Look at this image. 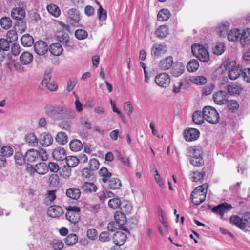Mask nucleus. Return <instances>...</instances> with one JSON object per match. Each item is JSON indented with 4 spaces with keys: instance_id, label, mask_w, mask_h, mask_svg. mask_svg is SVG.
Wrapping results in <instances>:
<instances>
[{
    "instance_id": "obj_37",
    "label": "nucleus",
    "mask_w": 250,
    "mask_h": 250,
    "mask_svg": "<svg viewBox=\"0 0 250 250\" xmlns=\"http://www.w3.org/2000/svg\"><path fill=\"white\" fill-rule=\"evenodd\" d=\"M59 34L57 35V39L58 41L65 46H69V38L66 32H58Z\"/></svg>"
},
{
    "instance_id": "obj_61",
    "label": "nucleus",
    "mask_w": 250,
    "mask_h": 250,
    "mask_svg": "<svg viewBox=\"0 0 250 250\" xmlns=\"http://www.w3.org/2000/svg\"><path fill=\"white\" fill-rule=\"evenodd\" d=\"M80 122L81 125L87 129L91 128V124L88 118L85 116L81 117L80 118Z\"/></svg>"
},
{
    "instance_id": "obj_10",
    "label": "nucleus",
    "mask_w": 250,
    "mask_h": 250,
    "mask_svg": "<svg viewBox=\"0 0 250 250\" xmlns=\"http://www.w3.org/2000/svg\"><path fill=\"white\" fill-rule=\"evenodd\" d=\"M213 99L217 104H225L227 102L228 94L225 91L219 90L213 94Z\"/></svg>"
},
{
    "instance_id": "obj_57",
    "label": "nucleus",
    "mask_w": 250,
    "mask_h": 250,
    "mask_svg": "<svg viewBox=\"0 0 250 250\" xmlns=\"http://www.w3.org/2000/svg\"><path fill=\"white\" fill-rule=\"evenodd\" d=\"M190 163L194 166L196 167H199L203 166L204 164V161L202 157H199L198 158H190L189 159Z\"/></svg>"
},
{
    "instance_id": "obj_30",
    "label": "nucleus",
    "mask_w": 250,
    "mask_h": 250,
    "mask_svg": "<svg viewBox=\"0 0 250 250\" xmlns=\"http://www.w3.org/2000/svg\"><path fill=\"white\" fill-rule=\"evenodd\" d=\"M63 51L62 45L59 43H53L50 46L49 51L55 56H59Z\"/></svg>"
},
{
    "instance_id": "obj_7",
    "label": "nucleus",
    "mask_w": 250,
    "mask_h": 250,
    "mask_svg": "<svg viewBox=\"0 0 250 250\" xmlns=\"http://www.w3.org/2000/svg\"><path fill=\"white\" fill-rule=\"evenodd\" d=\"M66 21L70 25L78 23L80 20L79 11L75 8H71L66 12Z\"/></svg>"
},
{
    "instance_id": "obj_43",
    "label": "nucleus",
    "mask_w": 250,
    "mask_h": 250,
    "mask_svg": "<svg viewBox=\"0 0 250 250\" xmlns=\"http://www.w3.org/2000/svg\"><path fill=\"white\" fill-rule=\"evenodd\" d=\"M192 174L191 179L193 182H202L206 175V172L203 170L200 172L198 171L193 172Z\"/></svg>"
},
{
    "instance_id": "obj_54",
    "label": "nucleus",
    "mask_w": 250,
    "mask_h": 250,
    "mask_svg": "<svg viewBox=\"0 0 250 250\" xmlns=\"http://www.w3.org/2000/svg\"><path fill=\"white\" fill-rule=\"evenodd\" d=\"M190 198L194 204L199 205L205 200V196L199 197V195H198L197 194L195 195L191 193L190 195Z\"/></svg>"
},
{
    "instance_id": "obj_28",
    "label": "nucleus",
    "mask_w": 250,
    "mask_h": 250,
    "mask_svg": "<svg viewBox=\"0 0 250 250\" xmlns=\"http://www.w3.org/2000/svg\"><path fill=\"white\" fill-rule=\"evenodd\" d=\"M185 70V66L181 62H176L173 66V76L178 77Z\"/></svg>"
},
{
    "instance_id": "obj_33",
    "label": "nucleus",
    "mask_w": 250,
    "mask_h": 250,
    "mask_svg": "<svg viewBox=\"0 0 250 250\" xmlns=\"http://www.w3.org/2000/svg\"><path fill=\"white\" fill-rule=\"evenodd\" d=\"M22 44L24 46H31L34 43V40L33 37L29 34H26L23 35L21 38Z\"/></svg>"
},
{
    "instance_id": "obj_18",
    "label": "nucleus",
    "mask_w": 250,
    "mask_h": 250,
    "mask_svg": "<svg viewBox=\"0 0 250 250\" xmlns=\"http://www.w3.org/2000/svg\"><path fill=\"white\" fill-rule=\"evenodd\" d=\"M52 157L57 161H62L65 160L67 157L66 151L63 148L58 147L53 150Z\"/></svg>"
},
{
    "instance_id": "obj_1",
    "label": "nucleus",
    "mask_w": 250,
    "mask_h": 250,
    "mask_svg": "<svg viewBox=\"0 0 250 250\" xmlns=\"http://www.w3.org/2000/svg\"><path fill=\"white\" fill-rule=\"evenodd\" d=\"M44 110L48 116L55 121L73 119L76 116L75 110L65 105L47 104Z\"/></svg>"
},
{
    "instance_id": "obj_64",
    "label": "nucleus",
    "mask_w": 250,
    "mask_h": 250,
    "mask_svg": "<svg viewBox=\"0 0 250 250\" xmlns=\"http://www.w3.org/2000/svg\"><path fill=\"white\" fill-rule=\"evenodd\" d=\"M110 235L108 231H103L99 235V240L102 242H108L110 239Z\"/></svg>"
},
{
    "instance_id": "obj_26",
    "label": "nucleus",
    "mask_w": 250,
    "mask_h": 250,
    "mask_svg": "<svg viewBox=\"0 0 250 250\" xmlns=\"http://www.w3.org/2000/svg\"><path fill=\"white\" fill-rule=\"evenodd\" d=\"M159 65L163 70H167L172 66V57L168 56L160 61Z\"/></svg>"
},
{
    "instance_id": "obj_44",
    "label": "nucleus",
    "mask_w": 250,
    "mask_h": 250,
    "mask_svg": "<svg viewBox=\"0 0 250 250\" xmlns=\"http://www.w3.org/2000/svg\"><path fill=\"white\" fill-rule=\"evenodd\" d=\"M66 166L71 168L77 166L79 163V160L78 158L75 156H69L66 157Z\"/></svg>"
},
{
    "instance_id": "obj_23",
    "label": "nucleus",
    "mask_w": 250,
    "mask_h": 250,
    "mask_svg": "<svg viewBox=\"0 0 250 250\" xmlns=\"http://www.w3.org/2000/svg\"><path fill=\"white\" fill-rule=\"evenodd\" d=\"M48 13L55 18L59 17L61 13L60 8L54 3H50L46 7Z\"/></svg>"
},
{
    "instance_id": "obj_38",
    "label": "nucleus",
    "mask_w": 250,
    "mask_h": 250,
    "mask_svg": "<svg viewBox=\"0 0 250 250\" xmlns=\"http://www.w3.org/2000/svg\"><path fill=\"white\" fill-rule=\"evenodd\" d=\"M70 149L74 152H77L81 150L83 148L82 142L77 139L71 141L69 143Z\"/></svg>"
},
{
    "instance_id": "obj_21",
    "label": "nucleus",
    "mask_w": 250,
    "mask_h": 250,
    "mask_svg": "<svg viewBox=\"0 0 250 250\" xmlns=\"http://www.w3.org/2000/svg\"><path fill=\"white\" fill-rule=\"evenodd\" d=\"M65 194L72 199L78 200L81 196V192L78 188H70L66 190Z\"/></svg>"
},
{
    "instance_id": "obj_29",
    "label": "nucleus",
    "mask_w": 250,
    "mask_h": 250,
    "mask_svg": "<svg viewBox=\"0 0 250 250\" xmlns=\"http://www.w3.org/2000/svg\"><path fill=\"white\" fill-rule=\"evenodd\" d=\"M38 154L37 150L35 149H29L25 154L26 160L29 162H35L38 158Z\"/></svg>"
},
{
    "instance_id": "obj_27",
    "label": "nucleus",
    "mask_w": 250,
    "mask_h": 250,
    "mask_svg": "<svg viewBox=\"0 0 250 250\" xmlns=\"http://www.w3.org/2000/svg\"><path fill=\"white\" fill-rule=\"evenodd\" d=\"M81 189L85 193L95 192L97 189L96 186L91 182H84L81 187Z\"/></svg>"
},
{
    "instance_id": "obj_9",
    "label": "nucleus",
    "mask_w": 250,
    "mask_h": 250,
    "mask_svg": "<svg viewBox=\"0 0 250 250\" xmlns=\"http://www.w3.org/2000/svg\"><path fill=\"white\" fill-rule=\"evenodd\" d=\"M155 81L159 86L166 88L169 85L171 82V78L167 73H162L156 76Z\"/></svg>"
},
{
    "instance_id": "obj_52",
    "label": "nucleus",
    "mask_w": 250,
    "mask_h": 250,
    "mask_svg": "<svg viewBox=\"0 0 250 250\" xmlns=\"http://www.w3.org/2000/svg\"><path fill=\"white\" fill-rule=\"evenodd\" d=\"M229 220L232 224L237 226L242 229V225H243V218H240L237 215L231 216Z\"/></svg>"
},
{
    "instance_id": "obj_11",
    "label": "nucleus",
    "mask_w": 250,
    "mask_h": 250,
    "mask_svg": "<svg viewBox=\"0 0 250 250\" xmlns=\"http://www.w3.org/2000/svg\"><path fill=\"white\" fill-rule=\"evenodd\" d=\"M34 48L35 52L40 56L44 55L48 50L47 44L42 41L36 42L34 44Z\"/></svg>"
},
{
    "instance_id": "obj_2",
    "label": "nucleus",
    "mask_w": 250,
    "mask_h": 250,
    "mask_svg": "<svg viewBox=\"0 0 250 250\" xmlns=\"http://www.w3.org/2000/svg\"><path fill=\"white\" fill-rule=\"evenodd\" d=\"M192 53L201 62H206L209 60V54L207 49L202 45L194 44L191 46Z\"/></svg>"
},
{
    "instance_id": "obj_12",
    "label": "nucleus",
    "mask_w": 250,
    "mask_h": 250,
    "mask_svg": "<svg viewBox=\"0 0 250 250\" xmlns=\"http://www.w3.org/2000/svg\"><path fill=\"white\" fill-rule=\"evenodd\" d=\"M200 135L199 131L195 128L186 129L184 131V136L186 141H192L197 140Z\"/></svg>"
},
{
    "instance_id": "obj_6",
    "label": "nucleus",
    "mask_w": 250,
    "mask_h": 250,
    "mask_svg": "<svg viewBox=\"0 0 250 250\" xmlns=\"http://www.w3.org/2000/svg\"><path fill=\"white\" fill-rule=\"evenodd\" d=\"M66 209L65 216L67 220L73 224H77L80 219V208L77 206H68Z\"/></svg>"
},
{
    "instance_id": "obj_22",
    "label": "nucleus",
    "mask_w": 250,
    "mask_h": 250,
    "mask_svg": "<svg viewBox=\"0 0 250 250\" xmlns=\"http://www.w3.org/2000/svg\"><path fill=\"white\" fill-rule=\"evenodd\" d=\"M226 49V45L223 42H216L212 49V53L216 55L222 54Z\"/></svg>"
},
{
    "instance_id": "obj_36",
    "label": "nucleus",
    "mask_w": 250,
    "mask_h": 250,
    "mask_svg": "<svg viewBox=\"0 0 250 250\" xmlns=\"http://www.w3.org/2000/svg\"><path fill=\"white\" fill-rule=\"evenodd\" d=\"M122 183L120 180L117 178H111L109 181L108 187L110 189L115 190L121 188Z\"/></svg>"
},
{
    "instance_id": "obj_20",
    "label": "nucleus",
    "mask_w": 250,
    "mask_h": 250,
    "mask_svg": "<svg viewBox=\"0 0 250 250\" xmlns=\"http://www.w3.org/2000/svg\"><path fill=\"white\" fill-rule=\"evenodd\" d=\"M11 15L13 19L21 21L25 17V12L22 8L19 7L13 9Z\"/></svg>"
},
{
    "instance_id": "obj_25",
    "label": "nucleus",
    "mask_w": 250,
    "mask_h": 250,
    "mask_svg": "<svg viewBox=\"0 0 250 250\" xmlns=\"http://www.w3.org/2000/svg\"><path fill=\"white\" fill-rule=\"evenodd\" d=\"M34 171L40 175H44L48 171L47 164L44 162L37 164L34 167Z\"/></svg>"
},
{
    "instance_id": "obj_59",
    "label": "nucleus",
    "mask_w": 250,
    "mask_h": 250,
    "mask_svg": "<svg viewBox=\"0 0 250 250\" xmlns=\"http://www.w3.org/2000/svg\"><path fill=\"white\" fill-rule=\"evenodd\" d=\"M240 32H228V39L229 42H236L239 41Z\"/></svg>"
},
{
    "instance_id": "obj_47",
    "label": "nucleus",
    "mask_w": 250,
    "mask_h": 250,
    "mask_svg": "<svg viewBox=\"0 0 250 250\" xmlns=\"http://www.w3.org/2000/svg\"><path fill=\"white\" fill-rule=\"evenodd\" d=\"M99 174L102 176V181L106 183L108 178L111 177L112 174L108 171V169L104 167H102L99 171Z\"/></svg>"
},
{
    "instance_id": "obj_42",
    "label": "nucleus",
    "mask_w": 250,
    "mask_h": 250,
    "mask_svg": "<svg viewBox=\"0 0 250 250\" xmlns=\"http://www.w3.org/2000/svg\"><path fill=\"white\" fill-rule=\"evenodd\" d=\"M49 79L47 78H44L41 82V85L44 87L47 88V89L50 91H55L57 89V85L54 83H49Z\"/></svg>"
},
{
    "instance_id": "obj_55",
    "label": "nucleus",
    "mask_w": 250,
    "mask_h": 250,
    "mask_svg": "<svg viewBox=\"0 0 250 250\" xmlns=\"http://www.w3.org/2000/svg\"><path fill=\"white\" fill-rule=\"evenodd\" d=\"M121 203L119 198H114L109 200L108 206L112 208L116 209L120 207Z\"/></svg>"
},
{
    "instance_id": "obj_56",
    "label": "nucleus",
    "mask_w": 250,
    "mask_h": 250,
    "mask_svg": "<svg viewBox=\"0 0 250 250\" xmlns=\"http://www.w3.org/2000/svg\"><path fill=\"white\" fill-rule=\"evenodd\" d=\"M0 24L3 29H8L12 25V21L9 18L3 17L0 20Z\"/></svg>"
},
{
    "instance_id": "obj_50",
    "label": "nucleus",
    "mask_w": 250,
    "mask_h": 250,
    "mask_svg": "<svg viewBox=\"0 0 250 250\" xmlns=\"http://www.w3.org/2000/svg\"><path fill=\"white\" fill-rule=\"evenodd\" d=\"M14 158L16 163L19 165L20 166L23 164L26 161L25 155H23L21 152H16L15 153Z\"/></svg>"
},
{
    "instance_id": "obj_32",
    "label": "nucleus",
    "mask_w": 250,
    "mask_h": 250,
    "mask_svg": "<svg viewBox=\"0 0 250 250\" xmlns=\"http://www.w3.org/2000/svg\"><path fill=\"white\" fill-rule=\"evenodd\" d=\"M114 217L115 220V222H117L118 224L124 228L122 226L126 222V217L125 214L120 211H116L114 213Z\"/></svg>"
},
{
    "instance_id": "obj_45",
    "label": "nucleus",
    "mask_w": 250,
    "mask_h": 250,
    "mask_svg": "<svg viewBox=\"0 0 250 250\" xmlns=\"http://www.w3.org/2000/svg\"><path fill=\"white\" fill-rule=\"evenodd\" d=\"M60 174L63 178L68 179L71 174V168L64 165L60 169Z\"/></svg>"
},
{
    "instance_id": "obj_62",
    "label": "nucleus",
    "mask_w": 250,
    "mask_h": 250,
    "mask_svg": "<svg viewBox=\"0 0 250 250\" xmlns=\"http://www.w3.org/2000/svg\"><path fill=\"white\" fill-rule=\"evenodd\" d=\"M78 82L77 79L76 78H71L69 79L67 83V87L66 90L68 92H70L73 90L76 84Z\"/></svg>"
},
{
    "instance_id": "obj_3",
    "label": "nucleus",
    "mask_w": 250,
    "mask_h": 250,
    "mask_svg": "<svg viewBox=\"0 0 250 250\" xmlns=\"http://www.w3.org/2000/svg\"><path fill=\"white\" fill-rule=\"evenodd\" d=\"M192 53L201 62H206L209 60V54L207 49L202 45L194 44L191 46Z\"/></svg>"
},
{
    "instance_id": "obj_17",
    "label": "nucleus",
    "mask_w": 250,
    "mask_h": 250,
    "mask_svg": "<svg viewBox=\"0 0 250 250\" xmlns=\"http://www.w3.org/2000/svg\"><path fill=\"white\" fill-rule=\"evenodd\" d=\"M227 90L228 93L230 95H239L243 91V87L241 84L237 83H232L227 86Z\"/></svg>"
},
{
    "instance_id": "obj_51",
    "label": "nucleus",
    "mask_w": 250,
    "mask_h": 250,
    "mask_svg": "<svg viewBox=\"0 0 250 250\" xmlns=\"http://www.w3.org/2000/svg\"><path fill=\"white\" fill-rule=\"evenodd\" d=\"M78 241V237L75 234H70L65 239V243L67 245L72 246Z\"/></svg>"
},
{
    "instance_id": "obj_48",
    "label": "nucleus",
    "mask_w": 250,
    "mask_h": 250,
    "mask_svg": "<svg viewBox=\"0 0 250 250\" xmlns=\"http://www.w3.org/2000/svg\"><path fill=\"white\" fill-rule=\"evenodd\" d=\"M82 178L85 179L91 180L93 178V171L88 168H84L81 171Z\"/></svg>"
},
{
    "instance_id": "obj_34",
    "label": "nucleus",
    "mask_w": 250,
    "mask_h": 250,
    "mask_svg": "<svg viewBox=\"0 0 250 250\" xmlns=\"http://www.w3.org/2000/svg\"><path fill=\"white\" fill-rule=\"evenodd\" d=\"M25 141L26 143L32 146H37L38 139L34 133H28L25 136Z\"/></svg>"
},
{
    "instance_id": "obj_53",
    "label": "nucleus",
    "mask_w": 250,
    "mask_h": 250,
    "mask_svg": "<svg viewBox=\"0 0 250 250\" xmlns=\"http://www.w3.org/2000/svg\"><path fill=\"white\" fill-rule=\"evenodd\" d=\"M116 153L118 160H120L125 165H126L129 167H131L129 159L126 156L122 154L119 151H116Z\"/></svg>"
},
{
    "instance_id": "obj_14",
    "label": "nucleus",
    "mask_w": 250,
    "mask_h": 250,
    "mask_svg": "<svg viewBox=\"0 0 250 250\" xmlns=\"http://www.w3.org/2000/svg\"><path fill=\"white\" fill-rule=\"evenodd\" d=\"M151 52L152 55L159 57L162 54H165L167 52V48L165 45L155 43L151 48Z\"/></svg>"
},
{
    "instance_id": "obj_8",
    "label": "nucleus",
    "mask_w": 250,
    "mask_h": 250,
    "mask_svg": "<svg viewBox=\"0 0 250 250\" xmlns=\"http://www.w3.org/2000/svg\"><path fill=\"white\" fill-rule=\"evenodd\" d=\"M232 208L231 204L227 202H224L214 206L211 209L212 211L216 214L220 215L223 217L225 213H226Z\"/></svg>"
},
{
    "instance_id": "obj_15",
    "label": "nucleus",
    "mask_w": 250,
    "mask_h": 250,
    "mask_svg": "<svg viewBox=\"0 0 250 250\" xmlns=\"http://www.w3.org/2000/svg\"><path fill=\"white\" fill-rule=\"evenodd\" d=\"M63 213L62 208L57 205L50 206L47 210V214L49 216L52 218H58Z\"/></svg>"
},
{
    "instance_id": "obj_24",
    "label": "nucleus",
    "mask_w": 250,
    "mask_h": 250,
    "mask_svg": "<svg viewBox=\"0 0 250 250\" xmlns=\"http://www.w3.org/2000/svg\"><path fill=\"white\" fill-rule=\"evenodd\" d=\"M33 56L32 54L28 52H24L20 57V61L22 64L28 65L32 62Z\"/></svg>"
},
{
    "instance_id": "obj_49",
    "label": "nucleus",
    "mask_w": 250,
    "mask_h": 250,
    "mask_svg": "<svg viewBox=\"0 0 250 250\" xmlns=\"http://www.w3.org/2000/svg\"><path fill=\"white\" fill-rule=\"evenodd\" d=\"M239 41L242 46H244L246 44L249 43L250 42V32L240 33Z\"/></svg>"
},
{
    "instance_id": "obj_5",
    "label": "nucleus",
    "mask_w": 250,
    "mask_h": 250,
    "mask_svg": "<svg viewBox=\"0 0 250 250\" xmlns=\"http://www.w3.org/2000/svg\"><path fill=\"white\" fill-rule=\"evenodd\" d=\"M203 114L204 115L205 119L210 124H216L219 121V115L212 107L205 106L203 109Z\"/></svg>"
},
{
    "instance_id": "obj_35",
    "label": "nucleus",
    "mask_w": 250,
    "mask_h": 250,
    "mask_svg": "<svg viewBox=\"0 0 250 250\" xmlns=\"http://www.w3.org/2000/svg\"><path fill=\"white\" fill-rule=\"evenodd\" d=\"M204 115L203 111H196L193 114V121L196 124L201 125L204 122Z\"/></svg>"
},
{
    "instance_id": "obj_16",
    "label": "nucleus",
    "mask_w": 250,
    "mask_h": 250,
    "mask_svg": "<svg viewBox=\"0 0 250 250\" xmlns=\"http://www.w3.org/2000/svg\"><path fill=\"white\" fill-rule=\"evenodd\" d=\"M126 234L122 231H117L113 236V242L117 246L123 245L126 241Z\"/></svg>"
},
{
    "instance_id": "obj_60",
    "label": "nucleus",
    "mask_w": 250,
    "mask_h": 250,
    "mask_svg": "<svg viewBox=\"0 0 250 250\" xmlns=\"http://www.w3.org/2000/svg\"><path fill=\"white\" fill-rule=\"evenodd\" d=\"M242 229L246 227H250V212H247L244 214L243 217Z\"/></svg>"
},
{
    "instance_id": "obj_40",
    "label": "nucleus",
    "mask_w": 250,
    "mask_h": 250,
    "mask_svg": "<svg viewBox=\"0 0 250 250\" xmlns=\"http://www.w3.org/2000/svg\"><path fill=\"white\" fill-rule=\"evenodd\" d=\"M170 16V12L167 9H163L159 12L157 19L159 21H163L168 19Z\"/></svg>"
},
{
    "instance_id": "obj_4",
    "label": "nucleus",
    "mask_w": 250,
    "mask_h": 250,
    "mask_svg": "<svg viewBox=\"0 0 250 250\" xmlns=\"http://www.w3.org/2000/svg\"><path fill=\"white\" fill-rule=\"evenodd\" d=\"M224 64L226 65V69L229 70V78L230 79L236 80L240 75L242 76L243 69L239 65L236 66L235 61H226L224 62Z\"/></svg>"
},
{
    "instance_id": "obj_19",
    "label": "nucleus",
    "mask_w": 250,
    "mask_h": 250,
    "mask_svg": "<svg viewBox=\"0 0 250 250\" xmlns=\"http://www.w3.org/2000/svg\"><path fill=\"white\" fill-rule=\"evenodd\" d=\"M187 156L190 158L202 157V149L201 147H188L187 148Z\"/></svg>"
},
{
    "instance_id": "obj_31",
    "label": "nucleus",
    "mask_w": 250,
    "mask_h": 250,
    "mask_svg": "<svg viewBox=\"0 0 250 250\" xmlns=\"http://www.w3.org/2000/svg\"><path fill=\"white\" fill-rule=\"evenodd\" d=\"M208 186L207 184H204L201 186L197 187L195 189L193 190L191 193L194 194L199 195V197H202V196H205L206 197V194L207 192V188Z\"/></svg>"
},
{
    "instance_id": "obj_13",
    "label": "nucleus",
    "mask_w": 250,
    "mask_h": 250,
    "mask_svg": "<svg viewBox=\"0 0 250 250\" xmlns=\"http://www.w3.org/2000/svg\"><path fill=\"white\" fill-rule=\"evenodd\" d=\"M53 142V139L51 135L47 132L41 134L38 139V142L43 147L50 146Z\"/></svg>"
},
{
    "instance_id": "obj_58",
    "label": "nucleus",
    "mask_w": 250,
    "mask_h": 250,
    "mask_svg": "<svg viewBox=\"0 0 250 250\" xmlns=\"http://www.w3.org/2000/svg\"><path fill=\"white\" fill-rule=\"evenodd\" d=\"M229 110L232 113L235 112L239 107L238 102L235 100H230L227 104Z\"/></svg>"
},
{
    "instance_id": "obj_46",
    "label": "nucleus",
    "mask_w": 250,
    "mask_h": 250,
    "mask_svg": "<svg viewBox=\"0 0 250 250\" xmlns=\"http://www.w3.org/2000/svg\"><path fill=\"white\" fill-rule=\"evenodd\" d=\"M13 148L9 146H5L0 149V154L5 157H9L13 154Z\"/></svg>"
},
{
    "instance_id": "obj_41",
    "label": "nucleus",
    "mask_w": 250,
    "mask_h": 250,
    "mask_svg": "<svg viewBox=\"0 0 250 250\" xmlns=\"http://www.w3.org/2000/svg\"><path fill=\"white\" fill-rule=\"evenodd\" d=\"M55 140L59 144L64 145L68 142V137L65 132L61 131L58 133Z\"/></svg>"
},
{
    "instance_id": "obj_39",
    "label": "nucleus",
    "mask_w": 250,
    "mask_h": 250,
    "mask_svg": "<svg viewBox=\"0 0 250 250\" xmlns=\"http://www.w3.org/2000/svg\"><path fill=\"white\" fill-rule=\"evenodd\" d=\"M198 61L195 59L191 60L187 65V70L190 72H195L199 68Z\"/></svg>"
},
{
    "instance_id": "obj_63",
    "label": "nucleus",
    "mask_w": 250,
    "mask_h": 250,
    "mask_svg": "<svg viewBox=\"0 0 250 250\" xmlns=\"http://www.w3.org/2000/svg\"><path fill=\"white\" fill-rule=\"evenodd\" d=\"M87 236L91 240H95L97 237V231L96 229L91 228L87 231Z\"/></svg>"
}]
</instances>
